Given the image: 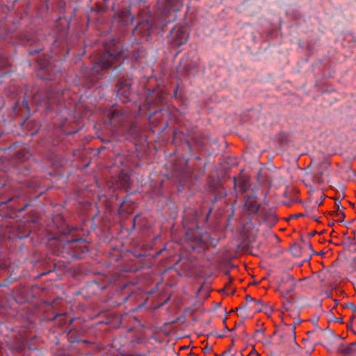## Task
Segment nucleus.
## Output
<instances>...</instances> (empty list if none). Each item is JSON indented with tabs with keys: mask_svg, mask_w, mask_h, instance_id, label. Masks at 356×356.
Masks as SVG:
<instances>
[{
	"mask_svg": "<svg viewBox=\"0 0 356 356\" xmlns=\"http://www.w3.org/2000/svg\"><path fill=\"white\" fill-rule=\"evenodd\" d=\"M245 207L250 214L256 215L259 213L260 205L256 201L254 197L247 195L245 197Z\"/></svg>",
	"mask_w": 356,
	"mask_h": 356,
	"instance_id": "obj_13",
	"label": "nucleus"
},
{
	"mask_svg": "<svg viewBox=\"0 0 356 356\" xmlns=\"http://www.w3.org/2000/svg\"><path fill=\"white\" fill-rule=\"evenodd\" d=\"M182 6V0H160L156 13L161 15V19L149 16L140 22V25L143 26L144 30L147 31L148 34L155 31L157 33L165 32L168 24L176 18L174 13L179 11Z\"/></svg>",
	"mask_w": 356,
	"mask_h": 356,
	"instance_id": "obj_1",
	"label": "nucleus"
},
{
	"mask_svg": "<svg viewBox=\"0 0 356 356\" xmlns=\"http://www.w3.org/2000/svg\"><path fill=\"white\" fill-rule=\"evenodd\" d=\"M229 352V349H227L225 350L222 354L218 355L217 354L215 355V356H226V355Z\"/></svg>",
	"mask_w": 356,
	"mask_h": 356,
	"instance_id": "obj_43",
	"label": "nucleus"
},
{
	"mask_svg": "<svg viewBox=\"0 0 356 356\" xmlns=\"http://www.w3.org/2000/svg\"><path fill=\"white\" fill-rule=\"evenodd\" d=\"M301 250V247L298 244H293L291 246V252L294 256H298Z\"/></svg>",
	"mask_w": 356,
	"mask_h": 356,
	"instance_id": "obj_32",
	"label": "nucleus"
},
{
	"mask_svg": "<svg viewBox=\"0 0 356 356\" xmlns=\"http://www.w3.org/2000/svg\"><path fill=\"white\" fill-rule=\"evenodd\" d=\"M72 257L76 259H79L81 257L80 255H79V254H74Z\"/></svg>",
	"mask_w": 356,
	"mask_h": 356,
	"instance_id": "obj_60",
	"label": "nucleus"
},
{
	"mask_svg": "<svg viewBox=\"0 0 356 356\" xmlns=\"http://www.w3.org/2000/svg\"><path fill=\"white\" fill-rule=\"evenodd\" d=\"M251 354H256L257 356H259V354L255 350V349H252V350L250 352V355Z\"/></svg>",
	"mask_w": 356,
	"mask_h": 356,
	"instance_id": "obj_49",
	"label": "nucleus"
},
{
	"mask_svg": "<svg viewBox=\"0 0 356 356\" xmlns=\"http://www.w3.org/2000/svg\"><path fill=\"white\" fill-rule=\"evenodd\" d=\"M116 96L124 104L134 103L137 95L133 89V80L130 78L120 77L115 83Z\"/></svg>",
	"mask_w": 356,
	"mask_h": 356,
	"instance_id": "obj_3",
	"label": "nucleus"
},
{
	"mask_svg": "<svg viewBox=\"0 0 356 356\" xmlns=\"http://www.w3.org/2000/svg\"><path fill=\"white\" fill-rule=\"evenodd\" d=\"M106 8L105 6H99V8H98L97 12L98 13H103V12L106 11Z\"/></svg>",
	"mask_w": 356,
	"mask_h": 356,
	"instance_id": "obj_39",
	"label": "nucleus"
},
{
	"mask_svg": "<svg viewBox=\"0 0 356 356\" xmlns=\"http://www.w3.org/2000/svg\"><path fill=\"white\" fill-rule=\"evenodd\" d=\"M193 159L195 161H200L201 160V158L200 156H194L193 157Z\"/></svg>",
	"mask_w": 356,
	"mask_h": 356,
	"instance_id": "obj_54",
	"label": "nucleus"
},
{
	"mask_svg": "<svg viewBox=\"0 0 356 356\" xmlns=\"http://www.w3.org/2000/svg\"><path fill=\"white\" fill-rule=\"evenodd\" d=\"M304 216V215H303L302 213H299V214H298V215L294 216V218L302 217V216Z\"/></svg>",
	"mask_w": 356,
	"mask_h": 356,
	"instance_id": "obj_58",
	"label": "nucleus"
},
{
	"mask_svg": "<svg viewBox=\"0 0 356 356\" xmlns=\"http://www.w3.org/2000/svg\"><path fill=\"white\" fill-rule=\"evenodd\" d=\"M232 218V215L228 216V217H227L228 220H230Z\"/></svg>",
	"mask_w": 356,
	"mask_h": 356,
	"instance_id": "obj_64",
	"label": "nucleus"
},
{
	"mask_svg": "<svg viewBox=\"0 0 356 356\" xmlns=\"http://www.w3.org/2000/svg\"><path fill=\"white\" fill-rule=\"evenodd\" d=\"M253 225L251 222H248L243 226V234L246 238L250 242L254 241L256 237V231L250 230L252 229Z\"/></svg>",
	"mask_w": 356,
	"mask_h": 356,
	"instance_id": "obj_20",
	"label": "nucleus"
},
{
	"mask_svg": "<svg viewBox=\"0 0 356 356\" xmlns=\"http://www.w3.org/2000/svg\"><path fill=\"white\" fill-rule=\"evenodd\" d=\"M255 309L257 310V312H261L262 311V309L261 307H255Z\"/></svg>",
	"mask_w": 356,
	"mask_h": 356,
	"instance_id": "obj_56",
	"label": "nucleus"
},
{
	"mask_svg": "<svg viewBox=\"0 0 356 356\" xmlns=\"http://www.w3.org/2000/svg\"><path fill=\"white\" fill-rule=\"evenodd\" d=\"M344 209V207H342L341 209L340 208L337 209L336 213H337V215L338 216H341V220H337V221L339 222H341L343 221L344 218H345V213H343V209Z\"/></svg>",
	"mask_w": 356,
	"mask_h": 356,
	"instance_id": "obj_33",
	"label": "nucleus"
},
{
	"mask_svg": "<svg viewBox=\"0 0 356 356\" xmlns=\"http://www.w3.org/2000/svg\"><path fill=\"white\" fill-rule=\"evenodd\" d=\"M335 321H336V322L341 323H343V318H335Z\"/></svg>",
	"mask_w": 356,
	"mask_h": 356,
	"instance_id": "obj_46",
	"label": "nucleus"
},
{
	"mask_svg": "<svg viewBox=\"0 0 356 356\" xmlns=\"http://www.w3.org/2000/svg\"><path fill=\"white\" fill-rule=\"evenodd\" d=\"M80 249H81V251L82 252H88V250H89L88 246H86V245H83L82 247H80Z\"/></svg>",
	"mask_w": 356,
	"mask_h": 356,
	"instance_id": "obj_38",
	"label": "nucleus"
},
{
	"mask_svg": "<svg viewBox=\"0 0 356 356\" xmlns=\"http://www.w3.org/2000/svg\"><path fill=\"white\" fill-rule=\"evenodd\" d=\"M33 101L35 104H40V102H41L40 96L38 94L35 95L33 97Z\"/></svg>",
	"mask_w": 356,
	"mask_h": 356,
	"instance_id": "obj_36",
	"label": "nucleus"
},
{
	"mask_svg": "<svg viewBox=\"0 0 356 356\" xmlns=\"http://www.w3.org/2000/svg\"><path fill=\"white\" fill-rule=\"evenodd\" d=\"M58 93H55L51 89L47 92V101L49 105L54 104L58 100Z\"/></svg>",
	"mask_w": 356,
	"mask_h": 356,
	"instance_id": "obj_24",
	"label": "nucleus"
},
{
	"mask_svg": "<svg viewBox=\"0 0 356 356\" xmlns=\"http://www.w3.org/2000/svg\"><path fill=\"white\" fill-rule=\"evenodd\" d=\"M117 185L119 188H123L129 193L131 188L130 177L127 174L121 173L117 180Z\"/></svg>",
	"mask_w": 356,
	"mask_h": 356,
	"instance_id": "obj_17",
	"label": "nucleus"
},
{
	"mask_svg": "<svg viewBox=\"0 0 356 356\" xmlns=\"http://www.w3.org/2000/svg\"><path fill=\"white\" fill-rule=\"evenodd\" d=\"M60 265H63V261H59L57 263H54L52 268H50L47 272H44V273H40L38 277H42L43 275H46L49 274L51 272H54V271L58 270V266H60Z\"/></svg>",
	"mask_w": 356,
	"mask_h": 356,
	"instance_id": "obj_28",
	"label": "nucleus"
},
{
	"mask_svg": "<svg viewBox=\"0 0 356 356\" xmlns=\"http://www.w3.org/2000/svg\"><path fill=\"white\" fill-rule=\"evenodd\" d=\"M23 105L26 108V110H29V103L27 101L24 100L23 101Z\"/></svg>",
	"mask_w": 356,
	"mask_h": 356,
	"instance_id": "obj_42",
	"label": "nucleus"
},
{
	"mask_svg": "<svg viewBox=\"0 0 356 356\" xmlns=\"http://www.w3.org/2000/svg\"><path fill=\"white\" fill-rule=\"evenodd\" d=\"M10 65L8 58L3 53L0 52V69H5L9 67Z\"/></svg>",
	"mask_w": 356,
	"mask_h": 356,
	"instance_id": "obj_27",
	"label": "nucleus"
},
{
	"mask_svg": "<svg viewBox=\"0 0 356 356\" xmlns=\"http://www.w3.org/2000/svg\"><path fill=\"white\" fill-rule=\"evenodd\" d=\"M353 322H349L348 324H347V328L348 330H352V326H353Z\"/></svg>",
	"mask_w": 356,
	"mask_h": 356,
	"instance_id": "obj_47",
	"label": "nucleus"
},
{
	"mask_svg": "<svg viewBox=\"0 0 356 356\" xmlns=\"http://www.w3.org/2000/svg\"><path fill=\"white\" fill-rule=\"evenodd\" d=\"M145 51L140 48L135 49L132 52L133 57L136 60H138L142 58H144L145 56Z\"/></svg>",
	"mask_w": 356,
	"mask_h": 356,
	"instance_id": "obj_26",
	"label": "nucleus"
},
{
	"mask_svg": "<svg viewBox=\"0 0 356 356\" xmlns=\"http://www.w3.org/2000/svg\"><path fill=\"white\" fill-rule=\"evenodd\" d=\"M322 175H323V172H321L319 173H317V174H315L314 176H313V181L314 183H316V184H323V179L322 177Z\"/></svg>",
	"mask_w": 356,
	"mask_h": 356,
	"instance_id": "obj_31",
	"label": "nucleus"
},
{
	"mask_svg": "<svg viewBox=\"0 0 356 356\" xmlns=\"http://www.w3.org/2000/svg\"><path fill=\"white\" fill-rule=\"evenodd\" d=\"M259 222H265L268 227H272L277 221V216L273 209H261L257 216Z\"/></svg>",
	"mask_w": 356,
	"mask_h": 356,
	"instance_id": "obj_9",
	"label": "nucleus"
},
{
	"mask_svg": "<svg viewBox=\"0 0 356 356\" xmlns=\"http://www.w3.org/2000/svg\"><path fill=\"white\" fill-rule=\"evenodd\" d=\"M60 75V71L51 65L38 71L37 76L44 81H54L56 76Z\"/></svg>",
	"mask_w": 356,
	"mask_h": 356,
	"instance_id": "obj_10",
	"label": "nucleus"
},
{
	"mask_svg": "<svg viewBox=\"0 0 356 356\" xmlns=\"http://www.w3.org/2000/svg\"><path fill=\"white\" fill-rule=\"evenodd\" d=\"M5 134V131L0 128V137L3 136Z\"/></svg>",
	"mask_w": 356,
	"mask_h": 356,
	"instance_id": "obj_50",
	"label": "nucleus"
},
{
	"mask_svg": "<svg viewBox=\"0 0 356 356\" xmlns=\"http://www.w3.org/2000/svg\"><path fill=\"white\" fill-rule=\"evenodd\" d=\"M44 49V47L41 44H38L35 47H32L27 49V52L30 56H33L39 54Z\"/></svg>",
	"mask_w": 356,
	"mask_h": 356,
	"instance_id": "obj_25",
	"label": "nucleus"
},
{
	"mask_svg": "<svg viewBox=\"0 0 356 356\" xmlns=\"http://www.w3.org/2000/svg\"><path fill=\"white\" fill-rule=\"evenodd\" d=\"M346 307L347 308L351 309L353 312H356V306L353 302H347V303H346Z\"/></svg>",
	"mask_w": 356,
	"mask_h": 356,
	"instance_id": "obj_35",
	"label": "nucleus"
},
{
	"mask_svg": "<svg viewBox=\"0 0 356 356\" xmlns=\"http://www.w3.org/2000/svg\"><path fill=\"white\" fill-rule=\"evenodd\" d=\"M17 105H18V102H15L13 105V108L14 110H15L17 107Z\"/></svg>",
	"mask_w": 356,
	"mask_h": 356,
	"instance_id": "obj_53",
	"label": "nucleus"
},
{
	"mask_svg": "<svg viewBox=\"0 0 356 356\" xmlns=\"http://www.w3.org/2000/svg\"><path fill=\"white\" fill-rule=\"evenodd\" d=\"M317 234V232L316 231H313L312 232H311L310 234H309V236H314L315 234Z\"/></svg>",
	"mask_w": 356,
	"mask_h": 356,
	"instance_id": "obj_52",
	"label": "nucleus"
},
{
	"mask_svg": "<svg viewBox=\"0 0 356 356\" xmlns=\"http://www.w3.org/2000/svg\"><path fill=\"white\" fill-rule=\"evenodd\" d=\"M66 268L65 262L63 261V265L58 266V270H63Z\"/></svg>",
	"mask_w": 356,
	"mask_h": 356,
	"instance_id": "obj_41",
	"label": "nucleus"
},
{
	"mask_svg": "<svg viewBox=\"0 0 356 356\" xmlns=\"http://www.w3.org/2000/svg\"><path fill=\"white\" fill-rule=\"evenodd\" d=\"M234 339L233 338V339H232V343H231V344H229V348H228V349H229V351L231 350V348L234 346Z\"/></svg>",
	"mask_w": 356,
	"mask_h": 356,
	"instance_id": "obj_45",
	"label": "nucleus"
},
{
	"mask_svg": "<svg viewBox=\"0 0 356 356\" xmlns=\"http://www.w3.org/2000/svg\"><path fill=\"white\" fill-rule=\"evenodd\" d=\"M196 67L195 64L186 59H182L179 65L177 67V70L178 72L183 74L184 75H188L191 74V71L195 69Z\"/></svg>",
	"mask_w": 356,
	"mask_h": 356,
	"instance_id": "obj_14",
	"label": "nucleus"
},
{
	"mask_svg": "<svg viewBox=\"0 0 356 356\" xmlns=\"http://www.w3.org/2000/svg\"><path fill=\"white\" fill-rule=\"evenodd\" d=\"M128 200H129V197L126 196L122 200V201L119 204V205H118V211H119V213L127 212V209L124 207L126 204V203L128 202Z\"/></svg>",
	"mask_w": 356,
	"mask_h": 356,
	"instance_id": "obj_30",
	"label": "nucleus"
},
{
	"mask_svg": "<svg viewBox=\"0 0 356 356\" xmlns=\"http://www.w3.org/2000/svg\"><path fill=\"white\" fill-rule=\"evenodd\" d=\"M68 339L70 343H90L88 341L86 340H81L80 339L78 336L76 334V331L74 330H70L68 333Z\"/></svg>",
	"mask_w": 356,
	"mask_h": 356,
	"instance_id": "obj_23",
	"label": "nucleus"
},
{
	"mask_svg": "<svg viewBox=\"0 0 356 356\" xmlns=\"http://www.w3.org/2000/svg\"><path fill=\"white\" fill-rule=\"evenodd\" d=\"M245 300L247 301H254V302L255 301V299L252 298L250 295H247L245 296Z\"/></svg>",
	"mask_w": 356,
	"mask_h": 356,
	"instance_id": "obj_40",
	"label": "nucleus"
},
{
	"mask_svg": "<svg viewBox=\"0 0 356 356\" xmlns=\"http://www.w3.org/2000/svg\"><path fill=\"white\" fill-rule=\"evenodd\" d=\"M254 302H255V304L257 305H263V302L261 300H255Z\"/></svg>",
	"mask_w": 356,
	"mask_h": 356,
	"instance_id": "obj_44",
	"label": "nucleus"
},
{
	"mask_svg": "<svg viewBox=\"0 0 356 356\" xmlns=\"http://www.w3.org/2000/svg\"><path fill=\"white\" fill-rule=\"evenodd\" d=\"M209 193L213 196L211 198V202L213 204L223 200L227 196V193L222 184V182L218 179H212L209 181Z\"/></svg>",
	"mask_w": 356,
	"mask_h": 356,
	"instance_id": "obj_7",
	"label": "nucleus"
},
{
	"mask_svg": "<svg viewBox=\"0 0 356 356\" xmlns=\"http://www.w3.org/2000/svg\"><path fill=\"white\" fill-rule=\"evenodd\" d=\"M23 154V152H19L17 153V157H18L19 159H21V154Z\"/></svg>",
	"mask_w": 356,
	"mask_h": 356,
	"instance_id": "obj_59",
	"label": "nucleus"
},
{
	"mask_svg": "<svg viewBox=\"0 0 356 356\" xmlns=\"http://www.w3.org/2000/svg\"><path fill=\"white\" fill-rule=\"evenodd\" d=\"M203 352L204 353H211L212 352V348L211 346H207L203 348Z\"/></svg>",
	"mask_w": 356,
	"mask_h": 356,
	"instance_id": "obj_37",
	"label": "nucleus"
},
{
	"mask_svg": "<svg viewBox=\"0 0 356 356\" xmlns=\"http://www.w3.org/2000/svg\"><path fill=\"white\" fill-rule=\"evenodd\" d=\"M312 252H313V254H320V255H323V254H325V252H323V251H321V252H315V251L312 250Z\"/></svg>",
	"mask_w": 356,
	"mask_h": 356,
	"instance_id": "obj_48",
	"label": "nucleus"
},
{
	"mask_svg": "<svg viewBox=\"0 0 356 356\" xmlns=\"http://www.w3.org/2000/svg\"><path fill=\"white\" fill-rule=\"evenodd\" d=\"M186 236L187 240L191 243V246L193 250H195L202 245L216 247L218 243V240L212 238L209 233L202 232L199 227L195 229H188Z\"/></svg>",
	"mask_w": 356,
	"mask_h": 356,
	"instance_id": "obj_4",
	"label": "nucleus"
},
{
	"mask_svg": "<svg viewBox=\"0 0 356 356\" xmlns=\"http://www.w3.org/2000/svg\"><path fill=\"white\" fill-rule=\"evenodd\" d=\"M115 22L118 24L121 27H126L133 24L134 17L131 14L129 10L125 9L115 14Z\"/></svg>",
	"mask_w": 356,
	"mask_h": 356,
	"instance_id": "obj_8",
	"label": "nucleus"
},
{
	"mask_svg": "<svg viewBox=\"0 0 356 356\" xmlns=\"http://www.w3.org/2000/svg\"><path fill=\"white\" fill-rule=\"evenodd\" d=\"M277 140L281 145L286 144L289 141L287 135L284 133H280L277 135Z\"/></svg>",
	"mask_w": 356,
	"mask_h": 356,
	"instance_id": "obj_29",
	"label": "nucleus"
},
{
	"mask_svg": "<svg viewBox=\"0 0 356 356\" xmlns=\"http://www.w3.org/2000/svg\"><path fill=\"white\" fill-rule=\"evenodd\" d=\"M289 279H291V281H293V279L292 277H289ZM294 286H295V284H294V283H292V286H291V287L290 289H284V291H285L286 293V294H289V293L292 292V291H293V289H294ZM282 289L284 290L283 286H282Z\"/></svg>",
	"mask_w": 356,
	"mask_h": 356,
	"instance_id": "obj_34",
	"label": "nucleus"
},
{
	"mask_svg": "<svg viewBox=\"0 0 356 356\" xmlns=\"http://www.w3.org/2000/svg\"><path fill=\"white\" fill-rule=\"evenodd\" d=\"M136 218H137V216H135V217L134 218V219H133L134 227L135 226V223H136Z\"/></svg>",
	"mask_w": 356,
	"mask_h": 356,
	"instance_id": "obj_61",
	"label": "nucleus"
},
{
	"mask_svg": "<svg viewBox=\"0 0 356 356\" xmlns=\"http://www.w3.org/2000/svg\"><path fill=\"white\" fill-rule=\"evenodd\" d=\"M27 206H28V205H27V204H26L24 207H23V208H22V209H19V211H24V210H25V209L27 207Z\"/></svg>",
	"mask_w": 356,
	"mask_h": 356,
	"instance_id": "obj_57",
	"label": "nucleus"
},
{
	"mask_svg": "<svg viewBox=\"0 0 356 356\" xmlns=\"http://www.w3.org/2000/svg\"><path fill=\"white\" fill-rule=\"evenodd\" d=\"M211 211H212V209H211V208H210V209H209V211H208L207 213V216H206L207 219L209 218V216L210 213H211Z\"/></svg>",
	"mask_w": 356,
	"mask_h": 356,
	"instance_id": "obj_51",
	"label": "nucleus"
},
{
	"mask_svg": "<svg viewBox=\"0 0 356 356\" xmlns=\"http://www.w3.org/2000/svg\"><path fill=\"white\" fill-rule=\"evenodd\" d=\"M166 93L161 89L152 90L147 96L149 103L155 105L163 104L166 102Z\"/></svg>",
	"mask_w": 356,
	"mask_h": 356,
	"instance_id": "obj_11",
	"label": "nucleus"
},
{
	"mask_svg": "<svg viewBox=\"0 0 356 356\" xmlns=\"http://www.w3.org/2000/svg\"><path fill=\"white\" fill-rule=\"evenodd\" d=\"M122 115V113L120 110H118L117 105H113L110 108L108 113V118L111 123H113L114 120L120 118Z\"/></svg>",
	"mask_w": 356,
	"mask_h": 356,
	"instance_id": "obj_21",
	"label": "nucleus"
},
{
	"mask_svg": "<svg viewBox=\"0 0 356 356\" xmlns=\"http://www.w3.org/2000/svg\"><path fill=\"white\" fill-rule=\"evenodd\" d=\"M338 352L343 356H351L356 353V342H352L348 347L341 344L338 347Z\"/></svg>",
	"mask_w": 356,
	"mask_h": 356,
	"instance_id": "obj_18",
	"label": "nucleus"
},
{
	"mask_svg": "<svg viewBox=\"0 0 356 356\" xmlns=\"http://www.w3.org/2000/svg\"><path fill=\"white\" fill-rule=\"evenodd\" d=\"M51 56L49 55H43L38 58V64L39 65V70L51 66L50 59Z\"/></svg>",
	"mask_w": 356,
	"mask_h": 356,
	"instance_id": "obj_22",
	"label": "nucleus"
},
{
	"mask_svg": "<svg viewBox=\"0 0 356 356\" xmlns=\"http://www.w3.org/2000/svg\"><path fill=\"white\" fill-rule=\"evenodd\" d=\"M169 31L170 35L169 42L174 47H179L188 40V33L184 27H172L169 29Z\"/></svg>",
	"mask_w": 356,
	"mask_h": 356,
	"instance_id": "obj_6",
	"label": "nucleus"
},
{
	"mask_svg": "<svg viewBox=\"0 0 356 356\" xmlns=\"http://www.w3.org/2000/svg\"><path fill=\"white\" fill-rule=\"evenodd\" d=\"M184 165L187 166L188 165V159L185 160V161H184Z\"/></svg>",
	"mask_w": 356,
	"mask_h": 356,
	"instance_id": "obj_63",
	"label": "nucleus"
},
{
	"mask_svg": "<svg viewBox=\"0 0 356 356\" xmlns=\"http://www.w3.org/2000/svg\"><path fill=\"white\" fill-rule=\"evenodd\" d=\"M354 318H355V316H352L350 318V321L349 322H353V321L354 320Z\"/></svg>",
	"mask_w": 356,
	"mask_h": 356,
	"instance_id": "obj_62",
	"label": "nucleus"
},
{
	"mask_svg": "<svg viewBox=\"0 0 356 356\" xmlns=\"http://www.w3.org/2000/svg\"><path fill=\"white\" fill-rule=\"evenodd\" d=\"M70 234V231L68 230H63L59 232L58 235L57 236H55L54 239L60 241L62 243L63 248L64 249L66 245H70L72 243L79 242L81 241H83L81 238H75L72 237L70 238H67L66 240H64L63 238L67 236Z\"/></svg>",
	"mask_w": 356,
	"mask_h": 356,
	"instance_id": "obj_16",
	"label": "nucleus"
},
{
	"mask_svg": "<svg viewBox=\"0 0 356 356\" xmlns=\"http://www.w3.org/2000/svg\"><path fill=\"white\" fill-rule=\"evenodd\" d=\"M31 232L29 225L27 223L19 224L13 230L14 234L19 238H25L29 237Z\"/></svg>",
	"mask_w": 356,
	"mask_h": 356,
	"instance_id": "obj_15",
	"label": "nucleus"
},
{
	"mask_svg": "<svg viewBox=\"0 0 356 356\" xmlns=\"http://www.w3.org/2000/svg\"><path fill=\"white\" fill-rule=\"evenodd\" d=\"M173 142L175 144L179 142L183 149L190 152H192L193 145H195L199 149L203 147V143L199 138H191L181 131H175Z\"/></svg>",
	"mask_w": 356,
	"mask_h": 356,
	"instance_id": "obj_5",
	"label": "nucleus"
},
{
	"mask_svg": "<svg viewBox=\"0 0 356 356\" xmlns=\"http://www.w3.org/2000/svg\"><path fill=\"white\" fill-rule=\"evenodd\" d=\"M264 331H265V329H262V330H257L255 331V332H256V333H259V332H262V333H263Z\"/></svg>",
	"mask_w": 356,
	"mask_h": 356,
	"instance_id": "obj_55",
	"label": "nucleus"
},
{
	"mask_svg": "<svg viewBox=\"0 0 356 356\" xmlns=\"http://www.w3.org/2000/svg\"><path fill=\"white\" fill-rule=\"evenodd\" d=\"M135 257L139 258L138 264L136 265L135 268L132 270L133 272L138 271L143 268H147L151 266L153 257L149 254H138Z\"/></svg>",
	"mask_w": 356,
	"mask_h": 356,
	"instance_id": "obj_12",
	"label": "nucleus"
},
{
	"mask_svg": "<svg viewBox=\"0 0 356 356\" xmlns=\"http://www.w3.org/2000/svg\"><path fill=\"white\" fill-rule=\"evenodd\" d=\"M234 182V188L236 190L238 187V184L239 185V192L241 193H244L247 191L250 186V183L248 180L245 179H240L239 180H237L236 177L234 178L233 180Z\"/></svg>",
	"mask_w": 356,
	"mask_h": 356,
	"instance_id": "obj_19",
	"label": "nucleus"
},
{
	"mask_svg": "<svg viewBox=\"0 0 356 356\" xmlns=\"http://www.w3.org/2000/svg\"><path fill=\"white\" fill-rule=\"evenodd\" d=\"M129 58L128 51L123 48L122 43L115 39L108 40L104 43V49L99 54L94 65L97 73H101L113 65L121 67Z\"/></svg>",
	"mask_w": 356,
	"mask_h": 356,
	"instance_id": "obj_2",
	"label": "nucleus"
}]
</instances>
